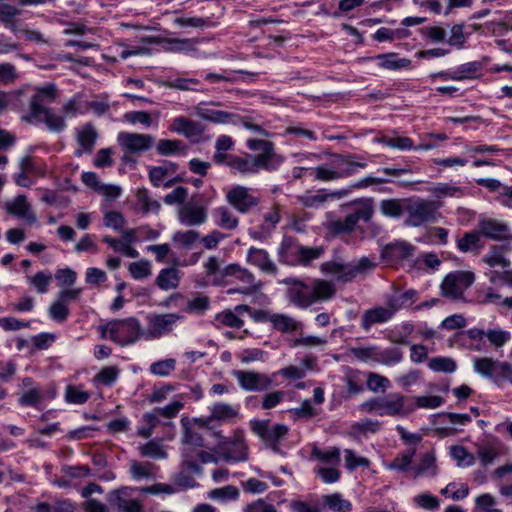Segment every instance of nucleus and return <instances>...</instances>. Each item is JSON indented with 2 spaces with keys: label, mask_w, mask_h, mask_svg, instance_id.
<instances>
[{
  "label": "nucleus",
  "mask_w": 512,
  "mask_h": 512,
  "mask_svg": "<svg viewBox=\"0 0 512 512\" xmlns=\"http://www.w3.org/2000/svg\"><path fill=\"white\" fill-rule=\"evenodd\" d=\"M473 366L478 374L493 379L497 384H501L503 369L508 367L507 362H500L489 357L475 358Z\"/></svg>",
  "instance_id": "obj_20"
},
{
  "label": "nucleus",
  "mask_w": 512,
  "mask_h": 512,
  "mask_svg": "<svg viewBox=\"0 0 512 512\" xmlns=\"http://www.w3.org/2000/svg\"><path fill=\"white\" fill-rule=\"evenodd\" d=\"M428 191L438 199L460 198L465 194V188L453 181L437 183L431 186Z\"/></svg>",
  "instance_id": "obj_34"
},
{
  "label": "nucleus",
  "mask_w": 512,
  "mask_h": 512,
  "mask_svg": "<svg viewBox=\"0 0 512 512\" xmlns=\"http://www.w3.org/2000/svg\"><path fill=\"white\" fill-rule=\"evenodd\" d=\"M138 492H141V488L123 487L111 492L108 501L122 512H142L143 505L136 498Z\"/></svg>",
  "instance_id": "obj_11"
},
{
  "label": "nucleus",
  "mask_w": 512,
  "mask_h": 512,
  "mask_svg": "<svg viewBox=\"0 0 512 512\" xmlns=\"http://www.w3.org/2000/svg\"><path fill=\"white\" fill-rule=\"evenodd\" d=\"M223 275L234 276L236 279L242 281L243 283L250 285V287L254 286L255 278L253 274L237 264H231L225 267Z\"/></svg>",
  "instance_id": "obj_62"
},
{
  "label": "nucleus",
  "mask_w": 512,
  "mask_h": 512,
  "mask_svg": "<svg viewBox=\"0 0 512 512\" xmlns=\"http://www.w3.org/2000/svg\"><path fill=\"white\" fill-rule=\"evenodd\" d=\"M234 376L239 386L246 391H263L272 383L268 376L253 371H235Z\"/></svg>",
  "instance_id": "obj_19"
},
{
  "label": "nucleus",
  "mask_w": 512,
  "mask_h": 512,
  "mask_svg": "<svg viewBox=\"0 0 512 512\" xmlns=\"http://www.w3.org/2000/svg\"><path fill=\"white\" fill-rule=\"evenodd\" d=\"M63 112L68 118H73L78 115L88 114L87 100L82 97L75 96L63 106Z\"/></svg>",
  "instance_id": "obj_54"
},
{
  "label": "nucleus",
  "mask_w": 512,
  "mask_h": 512,
  "mask_svg": "<svg viewBox=\"0 0 512 512\" xmlns=\"http://www.w3.org/2000/svg\"><path fill=\"white\" fill-rule=\"evenodd\" d=\"M333 160L339 179L354 175L367 166L365 161L358 160L353 156H336Z\"/></svg>",
  "instance_id": "obj_29"
},
{
  "label": "nucleus",
  "mask_w": 512,
  "mask_h": 512,
  "mask_svg": "<svg viewBox=\"0 0 512 512\" xmlns=\"http://www.w3.org/2000/svg\"><path fill=\"white\" fill-rule=\"evenodd\" d=\"M416 454L415 447H409L408 449L399 453V455L389 463H385L384 466L389 470H397L399 472H406L413 470L412 460Z\"/></svg>",
  "instance_id": "obj_40"
},
{
  "label": "nucleus",
  "mask_w": 512,
  "mask_h": 512,
  "mask_svg": "<svg viewBox=\"0 0 512 512\" xmlns=\"http://www.w3.org/2000/svg\"><path fill=\"white\" fill-rule=\"evenodd\" d=\"M407 200L387 199L380 203V210L383 215L391 218H399L406 210Z\"/></svg>",
  "instance_id": "obj_45"
},
{
  "label": "nucleus",
  "mask_w": 512,
  "mask_h": 512,
  "mask_svg": "<svg viewBox=\"0 0 512 512\" xmlns=\"http://www.w3.org/2000/svg\"><path fill=\"white\" fill-rule=\"evenodd\" d=\"M465 335L469 338V346L474 351H483L485 349L484 338L496 350L505 346L512 339L511 332L501 328L498 324H492L487 329L484 327H474L465 331Z\"/></svg>",
  "instance_id": "obj_4"
},
{
  "label": "nucleus",
  "mask_w": 512,
  "mask_h": 512,
  "mask_svg": "<svg viewBox=\"0 0 512 512\" xmlns=\"http://www.w3.org/2000/svg\"><path fill=\"white\" fill-rule=\"evenodd\" d=\"M157 152L161 155H182L185 152V146L180 140H159L156 146Z\"/></svg>",
  "instance_id": "obj_57"
},
{
  "label": "nucleus",
  "mask_w": 512,
  "mask_h": 512,
  "mask_svg": "<svg viewBox=\"0 0 512 512\" xmlns=\"http://www.w3.org/2000/svg\"><path fill=\"white\" fill-rule=\"evenodd\" d=\"M253 432L258 435L263 442L276 450L282 438L286 435L288 429L285 425H270L267 421L255 420L251 422Z\"/></svg>",
  "instance_id": "obj_12"
},
{
  "label": "nucleus",
  "mask_w": 512,
  "mask_h": 512,
  "mask_svg": "<svg viewBox=\"0 0 512 512\" xmlns=\"http://www.w3.org/2000/svg\"><path fill=\"white\" fill-rule=\"evenodd\" d=\"M269 322L272 324L275 330L282 333L297 332L303 327L302 322L297 321L293 317L283 313L270 315Z\"/></svg>",
  "instance_id": "obj_33"
},
{
  "label": "nucleus",
  "mask_w": 512,
  "mask_h": 512,
  "mask_svg": "<svg viewBox=\"0 0 512 512\" xmlns=\"http://www.w3.org/2000/svg\"><path fill=\"white\" fill-rule=\"evenodd\" d=\"M474 280L475 275L471 271H453L442 281V294L447 298L458 299L473 284Z\"/></svg>",
  "instance_id": "obj_9"
},
{
  "label": "nucleus",
  "mask_w": 512,
  "mask_h": 512,
  "mask_svg": "<svg viewBox=\"0 0 512 512\" xmlns=\"http://www.w3.org/2000/svg\"><path fill=\"white\" fill-rule=\"evenodd\" d=\"M117 142L122 149L129 154H138L148 150L154 138L146 134L120 132L117 135Z\"/></svg>",
  "instance_id": "obj_15"
},
{
  "label": "nucleus",
  "mask_w": 512,
  "mask_h": 512,
  "mask_svg": "<svg viewBox=\"0 0 512 512\" xmlns=\"http://www.w3.org/2000/svg\"><path fill=\"white\" fill-rule=\"evenodd\" d=\"M412 503L417 508L431 512L437 511L440 508V500L428 492L415 495L412 498Z\"/></svg>",
  "instance_id": "obj_53"
},
{
  "label": "nucleus",
  "mask_w": 512,
  "mask_h": 512,
  "mask_svg": "<svg viewBox=\"0 0 512 512\" xmlns=\"http://www.w3.org/2000/svg\"><path fill=\"white\" fill-rule=\"evenodd\" d=\"M437 207L433 202L424 199H415L406 202L405 223L411 227H419L424 223L433 221Z\"/></svg>",
  "instance_id": "obj_8"
},
{
  "label": "nucleus",
  "mask_w": 512,
  "mask_h": 512,
  "mask_svg": "<svg viewBox=\"0 0 512 512\" xmlns=\"http://www.w3.org/2000/svg\"><path fill=\"white\" fill-rule=\"evenodd\" d=\"M120 372V369L115 365L103 367L95 375L94 382L96 384H102L104 386L111 387L117 382Z\"/></svg>",
  "instance_id": "obj_51"
},
{
  "label": "nucleus",
  "mask_w": 512,
  "mask_h": 512,
  "mask_svg": "<svg viewBox=\"0 0 512 512\" xmlns=\"http://www.w3.org/2000/svg\"><path fill=\"white\" fill-rule=\"evenodd\" d=\"M203 39L170 38L165 42V49L172 53H181L193 58H207L208 54L198 49Z\"/></svg>",
  "instance_id": "obj_17"
},
{
  "label": "nucleus",
  "mask_w": 512,
  "mask_h": 512,
  "mask_svg": "<svg viewBox=\"0 0 512 512\" xmlns=\"http://www.w3.org/2000/svg\"><path fill=\"white\" fill-rule=\"evenodd\" d=\"M481 234L478 231L467 232L457 241V248L461 252H471L480 248Z\"/></svg>",
  "instance_id": "obj_52"
},
{
  "label": "nucleus",
  "mask_w": 512,
  "mask_h": 512,
  "mask_svg": "<svg viewBox=\"0 0 512 512\" xmlns=\"http://www.w3.org/2000/svg\"><path fill=\"white\" fill-rule=\"evenodd\" d=\"M233 146V140L230 136L227 135H221L216 139L215 142V148L216 153L214 154V160L215 162L219 164L225 163L229 157L224 153L225 151H228Z\"/></svg>",
  "instance_id": "obj_61"
},
{
  "label": "nucleus",
  "mask_w": 512,
  "mask_h": 512,
  "mask_svg": "<svg viewBox=\"0 0 512 512\" xmlns=\"http://www.w3.org/2000/svg\"><path fill=\"white\" fill-rule=\"evenodd\" d=\"M373 61L378 67L390 71L405 70L411 67L410 59L400 57L396 53L379 54L373 58Z\"/></svg>",
  "instance_id": "obj_31"
},
{
  "label": "nucleus",
  "mask_w": 512,
  "mask_h": 512,
  "mask_svg": "<svg viewBox=\"0 0 512 512\" xmlns=\"http://www.w3.org/2000/svg\"><path fill=\"white\" fill-rule=\"evenodd\" d=\"M403 361V353L399 348L378 346L377 364L388 367L395 366Z\"/></svg>",
  "instance_id": "obj_43"
},
{
  "label": "nucleus",
  "mask_w": 512,
  "mask_h": 512,
  "mask_svg": "<svg viewBox=\"0 0 512 512\" xmlns=\"http://www.w3.org/2000/svg\"><path fill=\"white\" fill-rule=\"evenodd\" d=\"M199 237L200 234L196 230H186L177 231L172 239L180 248L190 249L198 241Z\"/></svg>",
  "instance_id": "obj_59"
},
{
  "label": "nucleus",
  "mask_w": 512,
  "mask_h": 512,
  "mask_svg": "<svg viewBox=\"0 0 512 512\" xmlns=\"http://www.w3.org/2000/svg\"><path fill=\"white\" fill-rule=\"evenodd\" d=\"M208 497L226 503L236 500L239 497V490L235 486L227 485L209 491Z\"/></svg>",
  "instance_id": "obj_55"
},
{
  "label": "nucleus",
  "mask_w": 512,
  "mask_h": 512,
  "mask_svg": "<svg viewBox=\"0 0 512 512\" xmlns=\"http://www.w3.org/2000/svg\"><path fill=\"white\" fill-rule=\"evenodd\" d=\"M313 303L330 300L336 292L335 286L326 280L315 279L310 282Z\"/></svg>",
  "instance_id": "obj_38"
},
{
  "label": "nucleus",
  "mask_w": 512,
  "mask_h": 512,
  "mask_svg": "<svg viewBox=\"0 0 512 512\" xmlns=\"http://www.w3.org/2000/svg\"><path fill=\"white\" fill-rule=\"evenodd\" d=\"M55 98V87L45 85L38 87L30 101V111L27 120L31 123H45L50 131L59 132L65 128L62 116L46 107Z\"/></svg>",
  "instance_id": "obj_1"
},
{
  "label": "nucleus",
  "mask_w": 512,
  "mask_h": 512,
  "mask_svg": "<svg viewBox=\"0 0 512 512\" xmlns=\"http://www.w3.org/2000/svg\"><path fill=\"white\" fill-rule=\"evenodd\" d=\"M414 323L404 321L395 325L390 329L388 340L394 344L406 345L410 343V338L413 337Z\"/></svg>",
  "instance_id": "obj_35"
},
{
  "label": "nucleus",
  "mask_w": 512,
  "mask_h": 512,
  "mask_svg": "<svg viewBox=\"0 0 512 512\" xmlns=\"http://www.w3.org/2000/svg\"><path fill=\"white\" fill-rule=\"evenodd\" d=\"M392 318V311L390 312L385 306H375L363 313L361 326L368 331L373 325L387 323Z\"/></svg>",
  "instance_id": "obj_30"
},
{
  "label": "nucleus",
  "mask_w": 512,
  "mask_h": 512,
  "mask_svg": "<svg viewBox=\"0 0 512 512\" xmlns=\"http://www.w3.org/2000/svg\"><path fill=\"white\" fill-rule=\"evenodd\" d=\"M478 228L481 235L493 240L504 239L509 232V228L504 222L492 218L481 219Z\"/></svg>",
  "instance_id": "obj_28"
},
{
  "label": "nucleus",
  "mask_w": 512,
  "mask_h": 512,
  "mask_svg": "<svg viewBox=\"0 0 512 512\" xmlns=\"http://www.w3.org/2000/svg\"><path fill=\"white\" fill-rule=\"evenodd\" d=\"M102 240L116 253H120L130 258H137L139 256L138 251L128 245L122 238L118 239L106 235Z\"/></svg>",
  "instance_id": "obj_44"
},
{
  "label": "nucleus",
  "mask_w": 512,
  "mask_h": 512,
  "mask_svg": "<svg viewBox=\"0 0 512 512\" xmlns=\"http://www.w3.org/2000/svg\"><path fill=\"white\" fill-rule=\"evenodd\" d=\"M226 201L239 213H247L258 203L257 197L244 186H233L226 191Z\"/></svg>",
  "instance_id": "obj_13"
},
{
  "label": "nucleus",
  "mask_w": 512,
  "mask_h": 512,
  "mask_svg": "<svg viewBox=\"0 0 512 512\" xmlns=\"http://www.w3.org/2000/svg\"><path fill=\"white\" fill-rule=\"evenodd\" d=\"M476 453L482 466L491 465L500 455V446L495 442H481L476 444Z\"/></svg>",
  "instance_id": "obj_37"
},
{
  "label": "nucleus",
  "mask_w": 512,
  "mask_h": 512,
  "mask_svg": "<svg viewBox=\"0 0 512 512\" xmlns=\"http://www.w3.org/2000/svg\"><path fill=\"white\" fill-rule=\"evenodd\" d=\"M178 219L182 225L199 226L207 221V210L201 205L187 203L179 209Z\"/></svg>",
  "instance_id": "obj_23"
},
{
  "label": "nucleus",
  "mask_w": 512,
  "mask_h": 512,
  "mask_svg": "<svg viewBox=\"0 0 512 512\" xmlns=\"http://www.w3.org/2000/svg\"><path fill=\"white\" fill-rule=\"evenodd\" d=\"M139 451L142 456L153 459H165L167 457V453L163 446L155 440H151L141 445L139 447Z\"/></svg>",
  "instance_id": "obj_64"
},
{
  "label": "nucleus",
  "mask_w": 512,
  "mask_h": 512,
  "mask_svg": "<svg viewBox=\"0 0 512 512\" xmlns=\"http://www.w3.org/2000/svg\"><path fill=\"white\" fill-rule=\"evenodd\" d=\"M413 472L416 477H434L438 472L434 452L430 451L423 454L419 463L413 466Z\"/></svg>",
  "instance_id": "obj_39"
},
{
  "label": "nucleus",
  "mask_w": 512,
  "mask_h": 512,
  "mask_svg": "<svg viewBox=\"0 0 512 512\" xmlns=\"http://www.w3.org/2000/svg\"><path fill=\"white\" fill-rule=\"evenodd\" d=\"M449 454L459 467L467 468L475 463V457L462 445L450 447Z\"/></svg>",
  "instance_id": "obj_47"
},
{
  "label": "nucleus",
  "mask_w": 512,
  "mask_h": 512,
  "mask_svg": "<svg viewBox=\"0 0 512 512\" xmlns=\"http://www.w3.org/2000/svg\"><path fill=\"white\" fill-rule=\"evenodd\" d=\"M212 216L214 224L221 229L234 230L239 224L238 218L225 206L215 208Z\"/></svg>",
  "instance_id": "obj_36"
},
{
  "label": "nucleus",
  "mask_w": 512,
  "mask_h": 512,
  "mask_svg": "<svg viewBox=\"0 0 512 512\" xmlns=\"http://www.w3.org/2000/svg\"><path fill=\"white\" fill-rule=\"evenodd\" d=\"M51 280L52 275L45 271H40L34 276L27 278L28 284L33 287L39 294H44L48 291Z\"/></svg>",
  "instance_id": "obj_60"
},
{
  "label": "nucleus",
  "mask_w": 512,
  "mask_h": 512,
  "mask_svg": "<svg viewBox=\"0 0 512 512\" xmlns=\"http://www.w3.org/2000/svg\"><path fill=\"white\" fill-rule=\"evenodd\" d=\"M217 454L228 463L245 462L248 460V447L242 433H236L227 441L217 446Z\"/></svg>",
  "instance_id": "obj_10"
},
{
  "label": "nucleus",
  "mask_w": 512,
  "mask_h": 512,
  "mask_svg": "<svg viewBox=\"0 0 512 512\" xmlns=\"http://www.w3.org/2000/svg\"><path fill=\"white\" fill-rule=\"evenodd\" d=\"M290 284L287 291L288 300L298 308L305 309L313 305V296L310 283H304L297 279H288Z\"/></svg>",
  "instance_id": "obj_16"
},
{
  "label": "nucleus",
  "mask_w": 512,
  "mask_h": 512,
  "mask_svg": "<svg viewBox=\"0 0 512 512\" xmlns=\"http://www.w3.org/2000/svg\"><path fill=\"white\" fill-rule=\"evenodd\" d=\"M361 409L379 416H405L414 411V406L411 399L399 393H390L363 403Z\"/></svg>",
  "instance_id": "obj_2"
},
{
  "label": "nucleus",
  "mask_w": 512,
  "mask_h": 512,
  "mask_svg": "<svg viewBox=\"0 0 512 512\" xmlns=\"http://www.w3.org/2000/svg\"><path fill=\"white\" fill-rule=\"evenodd\" d=\"M194 113L199 118L215 124H237L239 116L224 110L217 109L215 104L199 103L194 108Z\"/></svg>",
  "instance_id": "obj_14"
},
{
  "label": "nucleus",
  "mask_w": 512,
  "mask_h": 512,
  "mask_svg": "<svg viewBox=\"0 0 512 512\" xmlns=\"http://www.w3.org/2000/svg\"><path fill=\"white\" fill-rule=\"evenodd\" d=\"M321 502L325 508L332 512H351L352 503L340 493L324 495Z\"/></svg>",
  "instance_id": "obj_41"
},
{
  "label": "nucleus",
  "mask_w": 512,
  "mask_h": 512,
  "mask_svg": "<svg viewBox=\"0 0 512 512\" xmlns=\"http://www.w3.org/2000/svg\"><path fill=\"white\" fill-rule=\"evenodd\" d=\"M247 262L264 273L273 274L276 271L275 264L264 249L251 247L247 252Z\"/></svg>",
  "instance_id": "obj_32"
},
{
  "label": "nucleus",
  "mask_w": 512,
  "mask_h": 512,
  "mask_svg": "<svg viewBox=\"0 0 512 512\" xmlns=\"http://www.w3.org/2000/svg\"><path fill=\"white\" fill-rule=\"evenodd\" d=\"M348 355L363 363L377 364L378 345L351 347Z\"/></svg>",
  "instance_id": "obj_42"
},
{
  "label": "nucleus",
  "mask_w": 512,
  "mask_h": 512,
  "mask_svg": "<svg viewBox=\"0 0 512 512\" xmlns=\"http://www.w3.org/2000/svg\"><path fill=\"white\" fill-rule=\"evenodd\" d=\"M104 339L119 345H129L142 339V327L139 321L133 317L123 320H113L99 328Z\"/></svg>",
  "instance_id": "obj_3"
},
{
  "label": "nucleus",
  "mask_w": 512,
  "mask_h": 512,
  "mask_svg": "<svg viewBox=\"0 0 512 512\" xmlns=\"http://www.w3.org/2000/svg\"><path fill=\"white\" fill-rule=\"evenodd\" d=\"M137 206L144 213H157L160 209V203L151 198L146 189L137 191Z\"/></svg>",
  "instance_id": "obj_56"
},
{
  "label": "nucleus",
  "mask_w": 512,
  "mask_h": 512,
  "mask_svg": "<svg viewBox=\"0 0 512 512\" xmlns=\"http://www.w3.org/2000/svg\"><path fill=\"white\" fill-rule=\"evenodd\" d=\"M375 264L367 257L356 261L344 263L338 260L328 261L322 264L321 271L327 276L333 277L339 282H350L359 274L373 269Z\"/></svg>",
  "instance_id": "obj_5"
},
{
  "label": "nucleus",
  "mask_w": 512,
  "mask_h": 512,
  "mask_svg": "<svg viewBox=\"0 0 512 512\" xmlns=\"http://www.w3.org/2000/svg\"><path fill=\"white\" fill-rule=\"evenodd\" d=\"M482 69V65L478 61L467 62L456 67V75L453 81H462L476 77Z\"/></svg>",
  "instance_id": "obj_50"
},
{
  "label": "nucleus",
  "mask_w": 512,
  "mask_h": 512,
  "mask_svg": "<svg viewBox=\"0 0 512 512\" xmlns=\"http://www.w3.org/2000/svg\"><path fill=\"white\" fill-rule=\"evenodd\" d=\"M441 494L454 501H459L468 496L469 488L465 483L451 482L441 490Z\"/></svg>",
  "instance_id": "obj_63"
},
{
  "label": "nucleus",
  "mask_w": 512,
  "mask_h": 512,
  "mask_svg": "<svg viewBox=\"0 0 512 512\" xmlns=\"http://www.w3.org/2000/svg\"><path fill=\"white\" fill-rule=\"evenodd\" d=\"M124 119L132 124H141L146 128L149 127H158V118L152 117L149 113L145 111H131L124 114Z\"/></svg>",
  "instance_id": "obj_48"
},
{
  "label": "nucleus",
  "mask_w": 512,
  "mask_h": 512,
  "mask_svg": "<svg viewBox=\"0 0 512 512\" xmlns=\"http://www.w3.org/2000/svg\"><path fill=\"white\" fill-rule=\"evenodd\" d=\"M169 130L183 135L192 141H197L203 134L201 124L183 116L174 118L169 126Z\"/></svg>",
  "instance_id": "obj_24"
},
{
  "label": "nucleus",
  "mask_w": 512,
  "mask_h": 512,
  "mask_svg": "<svg viewBox=\"0 0 512 512\" xmlns=\"http://www.w3.org/2000/svg\"><path fill=\"white\" fill-rule=\"evenodd\" d=\"M181 422L184 427V435L182 438V468L188 472L199 473L200 467L199 464L194 461V452L203 447V437L199 432L189 426V422L185 421L184 418Z\"/></svg>",
  "instance_id": "obj_6"
},
{
  "label": "nucleus",
  "mask_w": 512,
  "mask_h": 512,
  "mask_svg": "<svg viewBox=\"0 0 512 512\" xmlns=\"http://www.w3.org/2000/svg\"><path fill=\"white\" fill-rule=\"evenodd\" d=\"M264 159H256L254 156L247 155L245 157H229L225 162L231 169L242 174H251L260 169H269Z\"/></svg>",
  "instance_id": "obj_25"
},
{
  "label": "nucleus",
  "mask_w": 512,
  "mask_h": 512,
  "mask_svg": "<svg viewBox=\"0 0 512 512\" xmlns=\"http://www.w3.org/2000/svg\"><path fill=\"white\" fill-rule=\"evenodd\" d=\"M179 319L180 316L174 313L148 315L146 328L142 329V339L151 341L168 335Z\"/></svg>",
  "instance_id": "obj_7"
},
{
  "label": "nucleus",
  "mask_w": 512,
  "mask_h": 512,
  "mask_svg": "<svg viewBox=\"0 0 512 512\" xmlns=\"http://www.w3.org/2000/svg\"><path fill=\"white\" fill-rule=\"evenodd\" d=\"M377 143L383 144L389 148L400 150V151H408L413 148V141L409 137L405 136H395L388 137L382 136L375 140Z\"/></svg>",
  "instance_id": "obj_49"
},
{
  "label": "nucleus",
  "mask_w": 512,
  "mask_h": 512,
  "mask_svg": "<svg viewBox=\"0 0 512 512\" xmlns=\"http://www.w3.org/2000/svg\"><path fill=\"white\" fill-rule=\"evenodd\" d=\"M433 372L452 373L456 370V362L448 357L437 356L429 359L427 363Z\"/></svg>",
  "instance_id": "obj_58"
},
{
  "label": "nucleus",
  "mask_w": 512,
  "mask_h": 512,
  "mask_svg": "<svg viewBox=\"0 0 512 512\" xmlns=\"http://www.w3.org/2000/svg\"><path fill=\"white\" fill-rule=\"evenodd\" d=\"M482 262L488 266L485 272L506 271L511 264L507 258V247L504 245L492 246L483 256Z\"/></svg>",
  "instance_id": "obj_22"
},
{
  "label": "nucleus",
  "mask_w": 512,
  "mask_h": 512,
  "mask_svg": "<svg viewBox=\"0 0 512 512\" xmlns=\"http://www.w3.org/2000/svg\"><path fill=\"white\" fill-rule=\"evenodd\" d=\"M348 194L347 190L328 192L325 189L308 190L297 196V200L305 207L319 208L329 199H341Z\"/></svg>",
  "instance_id": "obj_18"
},
{
  "label": "nucleus",
  "mask_w": 512,
  "mask_h": 512,
  "mask_svg": "<svg viewBox=\"0 0 512 512\" xmlns=\"http://www.w3.org/2000/svg\"><path fill=\"white\" fill-rule=\"evenodd\" d=\"M247 146L249 149L259 151L258 156H254L256 159H264L266 166L269 170L276 169L283 161V158L275 153L272 144L265 140L260 139H249L247 140Z\"/></svg>",
  "instance_id": "obj_21"
},
{
  "label": "nucleus",
  "mask_w": 512,
  "mask_h": 512,
  "mask_svg": "<svg viewBox=\"0 0 512 512\" xmlns=\"http://www.w3.org/2000/svg\"><path fill=\"white\" fill-rule=\"evenodd\" d=\"M414 246L405 241H396L388 244L383 249V258L389 264H396L399 261L409 259L413 256Z\"/></svg>",
  "instance_id": "obj_26"
},
{
  "label": "nucleus",
  "mask_w": 512,
  "mask_h": 512,
  "mask_svg": "<svg viewBox=\"0 0 512 512\" xmlns=\"http://www.w3.org/2000/svg\"><path fill=\"white\" fill-rule=\"evenodd\" d=\"M5 209L7 213L23 219L29 223L36 221V216L31 210V206L24 195H18L12 200L5 203Z\"/></svg>",
  "instance_id": "obj_27"
},
{
  "label": "nucleus",
  "mask_w": 512,
  "mask_h": 512,
  "mask_svg": "<svg viewBox=\"0 0 512 512\" xmlns=\"http://www.w3.org/2000/svg\"><path fill=\"white\" fill-rule=\"evenodd\" d=\"M97 133L91 124H86L78 129L77 140L83 151L90 152L96 142Z\"/></svg>",
  "instance_id": "obj_46"
}]
</instances>
